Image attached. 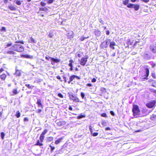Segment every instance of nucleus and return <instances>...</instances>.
Returning a JSON list of instances; mask_svg holds the SVG:
<instances>
[{"mask_svg": "<svg viewBox=\"0 0 156 156\" xmlns=\"http://www.w3.org/2000/svg\"><path fill=\"white\" fill-rule=\"evenodd\" d=\"M145 71H144L142 74L140 76V80L143 81L147 80V77L149 75V69L146 68L145 69Z\"/></svg>", "mask_w": 156, "mask_h": 156, "instance_id": "nucleus-1", "label": "nucleus"}, {"mask_svg": "<svg viewBox=\"0 0 156 156\" xmlns=\"http://www.w3.org/2000/svg\"><path fill=\"white\" fill-rule=\"evenodd\" d=\"M11 49L17 52H21L24 50L23 46L19 44L13 45Z\"/></svg>", "mask_w": 156, "mask_h": 156, "instance_id": "nucleus-2", "label": "nucleus"}, {"mask_svg": "<svg viewBox=\"0 0 156 156\" xmlns=\"http://www.w3.org/2000/svg\"><path fill=\"white\" fill-rule=\"evenodd\" d=\"M132 111L133 115L134 116H136L140 114V111L139 109V107L137 105H133Z\"/></svg>", "mask_w": 156, "mask_h": 156, "instance_id": "nucleus-3", "label": "nucleus"}, {"mask_svg": "<svg viewBox=\"0 0 156 156\" xmlns=\"http://www.w3.org/2000/svg\"><path fill=\"white\" fill-rule=\"evenodd\" d=\"M69 97L73 101L78 102H82V101H79V99L78 98H77L76 96L74 95L72 93H69Z\"/></svg>", "mask_w": 156, "mask_h": 156, "instance_id": "nucleus-4", "label": "nucleus"}, {"mask_svg": "<svg viewBox=\"0 0 156 156\" xmlns=\"http://www.w3.org/2000/svg\"><path fill=\"white\" fill-rule=\"evenodd\" d=\"M127 6L129 8H134L136 11L138 10L140 7V5H135L131 3H129Z\"/></svg>", "mask_w": 156, "mask_h": 156, "instance_id": "nucleus-5", "label": "nucleus"}, {"mask_svg": "<svg viewBox=\"0 0 156 156\" xmlns=\"http://www.w3.org/2000/svg\"><path fill=\"white\" fill-rule=\"evenodd\" d=\"M110 42V39H108L105 41L102 42L101 44V47L103 48H106Z\"/></svg>", "mask_w": 156, "mask_h": 156, "instance_id": "nucleus-6", "label": "nucleus"}, {"mask_svg": "<svg viewBox=\"0 0 156 156\" xmlns=\"http://www.w3.org/2000/svg\"><path fill=\"white\" fill-rule=\"evenodd\" d=\"M156 101L154 100H152L146 104V106L148 108H153L155 105Z\"/></svg>", "mask_w": 156, "mask_h": 156, "instance_id": "nucleus-7", "label": "nucleus"}, {"mask_svg": "<svg viewBox=\"0 0 156 156\" xmlns=\"http://www.w3.org/2000/svg\"><path fill=\"white\" fill-rule=\"evenodd\" d=\"M87 58H82L80 61V64L81 65L84 66L86 63V62L87 61Z\"/></svg>", "mask_w": 156, "mask_h": 156, "instance_id": "nucleus-8", "label": "nucleus"}, {"mask_svg": "<svg viewBox=\"0 0 156 156\" xmlns=\"http://www.w3.org/2000/svg\"><path fill=\"white\" fill-rule=\"evenodd\" d=\"M144 58L147 60L150 59L151 58V55L147 53H145L143 55Z\"/></svg>", "mask_w": 156, "mask_h": 156, "instance_id": "nucleus-9", "label": "nucleus"}, {"mask_svg": "<svg viewBox=\"0 0 156 156\" xmlns=\"http://www.w3.org/2000/svg\"><path fill=\"white\" fill-rule=\"evenodd\" d=\"M36 104L38 105V107L39 108H42L43 107V106L42 105L41 102V100L40 99H37V102Z\"/></svg>", "mask_w": 156, "mask_h": 156, "instance_id": "nucleus-10", "label": "nucleus"}, {"mask_svg": "<svg viewBox=\"0 0 156 156\" xmlns=\"http://www.w3.org/2000/svg\"><path fill=\"white\" fill-rule=\"evenodd\" d=\"M17 67H16V72L15 74L16 76H20L21 75V73L20 72V71L17 69Z\"/></svg>", "mask_w": 156, "mask_h": 156, "instance_id": "nucleus-11", "label": "nucleus"}, {"mask_svg": "<svg viewBox=\"0 0 156 156\" xmlns=\"http://www.w3.org/2000/svg\"><path fill=\"white\" fill-rule=\"evenodd\" d=\"M49 58L51 59V61H54L55 63L59 62L60 61V59L55 58L51 57H49Z\"/></svg>", "mask_w": 156, "mask_h": 156, "instance_id": "nucleus-12", "label": "nucleus"}, {"mask_svg": "<svg viewBox=\"0 0 156 156\" xmlns=\"http://www.w3.org/2000/svg\"><path fill=\"white\" fill-rule=\"evenodd\" d=\"M116 45L115 43L113 41L111 42L110 43V47L111 48H112L113 49H115V48L114 47V46H115Z\"/></svg>", "mask_w": 156, "mask_h": 156, "instance_id": "nucleus-13", "label": "nucleus"}, {"mask_svg": "<svg viewBox=\"0 0 156 156\" xmlns=\"http://www.w3.org/2000/svg\"><path fill=\"white\" fill-rule=\"evenodd\" d=\"M29 42L30 43H36L37 41L34 40L32 37H30V39L29 40Z\"/></svg>", "mask_w": 156, "mask_h": 156, "instance_id": "nucleus-14", "label": "nucleus"}, {"mask_svg": "<svg viewBox=\"0 0 156 156\" xmlns=\"http://www.w3.org/2000/svg\"><path fill=\"white\" fill-rule=\"evenodd\" d=\"M23 57L27 58H33V56L32 55H23Z\"/></svg>", "mask_w": 156, "mask_h": 156, "instance_id": "nucleus-15", "label": "nucleus"}, {"mask_svg": "<svg viewBox=\"0 0 156 156\" xmlns=\"http://www.w3.org/2000/svg\"><path fill=\"white\" fill-rule=\"evenodd\" d=\"M151 119L152 120H155L156 119V114H153L151 117Z\"/></svg>", "mask_w": 156, "mask_h": 156, "instance_id": "nucleus-16", "label": "nucleus"}, {"mask_svg": "<svg viewBox=\"0 0 156 156\" xmlns=\"http://www.w3.org/2000/svg\"><path fill=\"white\" fill-rule=\"evenodd\" d=\"M6 76V75L4 74H2L0 76L1 79L2 80H4Z\"/></svg>", "mask_w": 156, "mask_h": 156, "instance_id": "nucleus-17", "label": "nucleus"}, {"mask_svg": "<svg viewBox=\"0 0 156 156\" xmlns=\"http://www.w3.org/2000/svg\"><path fill=\"white\" fill-rule=\"evenodd\" d=\"M9 9L11 10H15L16 9V8L13 5H11L9 6Z\"/></svg>", "mask_w": 156, "mask_h": 156, "instance_id": "nucleus-18", "label": "nucleus"}, {"mask_svg": "<svg viewBox=\"0 0 156 156\" xmlns=\"http://www.w3.org/2000/svg\"><path fill=\"white\" fill-rule=\"evenodd\" d=\"M62 138H60L58 139L57 140L55 141V143L56 144H58L61 141V140H62Z\"/></svg>", "mask_w": 156, "mask_h": 156, "instance_id": "nucleus-19", "label": "nucleus"}, {"mask_svg": "<svg viewBox=\"0 0 156 156\" xmlns=\"http://www.w3.org/2000/svg\"><path fill=\"white\" fill-rule=\"evenodd\" d=\"M35 145L41 146L43 145V144L42 143H40L39 140H38L36 144H35Z\"/></svg>", "mask_w": 156, "mask_h": 156, "instance_id": "nucleus-20", "label": "nucleus"}, {"mask_svg": "<svg viewBox=\"0 0 156 156\" xmlns=\"http://www.w3.org/2000/svg\"><path fill=\"white\" fill-rule=\"evenodd\" d=\"M75 76H76V75H73L71 76L69 78V80H70V81H72L75 78Z\"/></svg>", "mask_w": 156, "mask_h": 156, "instance_id": "nucleus-21", "label": "nucleus"}, {"mask_svg": "<svg viewBox=\"0 0 156 156\" xmlns=\"http://www.w3.org/2000/svg\"><path fill=\"white\" fill-rule=\"evenodd\" d=\"M44 135H42V134H41L40 137V141L42 142L43 141V140H44Z\"/></svg>", "mask_w": 156, "mask_h": 156, "instance_id": "nucleus-22", "label": "nucleus"}, {"mask_svg": "<svg viewBox=\"0 0 156 156\" xmlns=\"http://www.w3.org/2000/svg\"><path fill=\"white\" fill-rule=\"evenodd\" d=\"M14 2L17 5H20L21 4L20 2L18 0H15Z\"/></svg>", "mask_w": 156, "mask_h": 156, "instance_id": "nucleus-23", "label": "nucleus"}, {"mask_svg": "<svg viewBox=\"0 0 156 156\" xmlns=\"http://www.w3.org/2000/svg\"><path fill=\"white\" fill-rule=\"evenodd\" d=\"M15 115L17 118H19L20 116V113L19 111L16 112Z\"/></svg>", "mask_w": 156, "mask_h": 156, "instance_id": "nucleus-24", "label": "nucleus"}, {"mask_svg": "<svg viewBox=\"0 0 156 156\" xmlns=\"http://www.w3.org/2000/svg\"><path fill=\"white\" fill-rule=\"evenodd\" d=\"M12 93L14 94H16L19 93L16 89H14L12 90Z\"/></svg>", "mask_w": 156, "mask_h": 156, "instance_id": "nucleus-25", "label": "nucleus"}, {"mask_svg": "<svg viewBox=\"0 0 156 156\" xmlns=\"http://www.w3.org/2000/svg\"><path fill=\"white\" fill-rule=\"evenodd\" d=\"M7 53L9 54H16V52L11 51H7Z\"/></svg>", "mask_w": 156, "mask_h": 156, "instance_id": "nucleus-26", "label": "nucleus"}, {"mask_svg": "<svg viewBox=\"0 0 156 156\" xmlns=\"http://www.w3.org/2000/svg\"><path fill=\"white\" fill-rule=\"evenodd\" d=\"M25 86L27 87L29 89H32L34 87L33 86H30L29 84H27L25 85Z\"/></svg>", "mask_w": 156, "mask_h": 156, "instance_id": "nucleus-27", "label": "nucleus"}, {"mask_svg": "<svg viewBox=\"0 0 156 156\" xmlns=\"http://www.w3.org/2000/svg\"><path fill=\"white\" fill-rule=\"evenodd\" d=\"M53 36H54V35H53V34L52 33V32L51 31L50 32L48 36H49V37L50 38H52L53 37Z\"/></svg>", "mask_w": 156, "mask_h": 156, "instance_id": "nucleus-28", "label": "nucleus"}, {"mask_svg": "<svg viewBox=\"0 0 156 156\" xmlns=\"http://www.w3.org/2000/svg\"><path fill=\"white\" fill-rule=\"evenodd\" d=\"M129 0H125L123 1V3L125 5H127L129 2Z\"/></svg>", "mask_w": 156, "mask_h": 156, "instance_id": "nucleus-29", "label": "nucleus"}, {"mask_svg": "<svg viewBox=\"0 0 156 156\" xmlns=\"http://www.w3.org/2000/svg\"><path fill=\"white\" fill-rule=\"evenodd\" d=\"M5 136V134L4 132H1V138L2 139H4Z\"/></svg>", "mask_w": 156, "mask_h": 156, "instance_id": "nucleus-30", "label": "nucleus"}, {"mask_svg": "<svg viewBox=\"0 0 156 156\" xmlns=\"http://www.w3.org/2000/svg\"><path fill=\"white\" fill-rule=\"evenodd\" d=\"M85 117V115H81L79 116H78L77 117V118L78 119H80L83 118L84 117Z\"/></svg>", "mask_w": 156, "mask_h": 156, "instance_id": "nucleus-31", "label": "nucleus"}, {"mask_svg": "<svg viewBox=\"0 0 156 156\" xmlns=\"http://www.w3.org/2000/svg\"><path fill=\"white\" fill-rule=\"evenodd\" d=\"M0 31L1 32L4 31L5 32L6 31V30L5 28L4 27H2V28L0 29Z\"/></svg>", "mask_w": 156, "mask_h": 156, "instance_id": "nucleus-32", "label": "nucleus"}, {"mask_svg": "<svg viewBox=\"0 0 156 156\" xmlns=\"http://www.w3.org/2000/svg\"><path fill=\"white\" fill-rule=\"evenodd\" d=\"M49 147L51 148V151L52 152L55 149V147L54 146H52L51 145H50Z\"/></svg>", "mask_w": 156, "mask_h": 156, "instance_id": "nucleus-33", "label": "nucleus"}, {"mask_svg": "<svg viewBox=\"0 0 156 156\" xmlns=\"http://www.w3.org/2000/svg\"><path fill=\"white\" fill-rule=\"evenodd\" d=\"M91 133L92 134V135L94 136H96L98 134V133H97V132L93 133V132H92V133Z\"/></svg>", "mask_w": 156, "mask_h": 156, "instance_id": "nucleus-34", "label": "nucleus"}, {"mask_svg": "<svg viewBox=\"0 0 156 156\" xmlns=\"http://www.w3.org/2000/svg\"><path fill=\"white\" fill-rule=\"evenodd\" d=\"M53 138L52 137H49L48 138V141H51L53 140Z\"/></svg>", "mask_w": 156, "mask_h": 156, "instance_id": "nucleus-35", "label": "nucleus"}, {"mask_svg": "<svg viewBox=\"0 0 156 156\" xmlns=\"http://www.w3.org/2000/svg\"><path fill=\"white\" fill-rule=\"evenodd\" d=\"M101 124L103 126H105L106 124V123L105 120H103L101 122Z\"/></svg>", "mask_w": 156, "mask_h": 156, "instance_id": "nucleus-36", "label": "nucleus"}, {"mask_svg": "<svg viewBox=\"0 0 156 156\" xmlns=\"http://www.w3.org/2000/svg\"><path fill=\"white\" fill-rule=\"evenodd\" d=\"M95 34L100 35L101 33L100 31L97 30L95 31Z\"/></svg>", "mask_w": 156, "mask_h": 156, "instance_id": "nucleus-37", "label": "nucleus"}, {"mask_svg": "<svg viewBox=\"0 0 156 156\" xmlns=\"http://www.w3.org/2000/svg\"><path fill=\"white\" fill-rule=\"evenodd\" d=\"M12 43L11 42L10 43L6 45V46H5V48H6L8 47H9L11 46L12 45Z\"/></svg>", "mask_w": 156, "mask_h": 156, "instance_id": "nucleus-38", "label": "nucleus"}, {"mask_svg": "<svg viewBox=\"0 0 156 156\" xmlns=\"http://www.w3.org/2000/svg\"><path fill=\"white\" fill-rule=\"evenodd\" d=\"M47 129H45L43 132L41 133V134L44 135L47 132Z\"/></svg>", "mask_w": 156, "mask_h": 156, "instance_id": "nucleus-39", "label": "nucleus"}, {"mask_svg": "<svg viewBox=\"0 0 156 156\" xmlns=\"http://www.w3.org/2000/svg\"><path fill=\"white\" fill-rule=\"evenodd\" d=\"M82 98L83 99L84 98L85 96V94L83 92H81L80 94Z\"/></svg>", "mask_w": 156, "mask_h": 156, "instance_id": "nucleus-40", "label": "nucleus"}, {"mask_svg": "<svg viewBox=\"0 0 156 156\" xmlns=\"http://www.w3.org/2000/svg\"><path fill=\"white\" fill-rule=\"evenodd\" d=\"M99 22L102 24H104V21L102 20V19L101 18L99 19Z\"/></svg>", "mask_w": 156, "mask_h": 156, "instance_id": "nucleus-41", "label": "nucleus"}, {"mask_svg": "<svg viewBox=\"0 0 156 156\" xmlns=\"http://www.w3.org/2000/svg\"><path fill=\"white\" fill-rule=\"evenodd\" d=\"M86 38V37H84L83 36L81 37L80 38V39L81 40V41H83Z\"/></svg>", "mask_w": 156, "mask_h": 156, "instance_id": "nucleus-42", "label": "nucleus"}, {"mask_svg": "<svg viewBox=\"0 0 156 156\" xmlns=\"http://www.w3.org/2000/svg\"><path fill=\"white\" fill-rule=\"evenodd\" d=\"M101 116L103 117H107V115L105 113H103L101 114Z\"/></svg>", "mask_w": 156, "mask_h": 156, "instance_id": "nucleus-43", "label": "nucleus"}, {"mask_svg": "<svg viewBox=\"0 0 156 156\" xmlns=\"http://www.w3.org/2000/svg\"><path fill=\"white\" fill-rule=\"evenodd\" d=\"M58 97H59L60 98H63V95L62 94L60 93H58Z\"/></svg>", "mask_w": 156, "mask_h": 156, "instance_id": "nucleus-44", "label": "nucleus"}, {"mask_svg": "<svg viewBox=\"0 0 156 156\" xmlns=\"http://www.w3.org/2000/svg\"><path fill=\"white\" fill-rule=\"evenodd\" d=\"M41 111V110L40 109H39L36 110V112L37 113H40Z\"/></svg>", "mask_w": 156, "mask_h": 156, "instance_id": "nucleus-45", "label": "nucleus"}, {"mask_svg": "<svg viewBox=\"0 0 156 156\" xmlns=\"http://www.w3.org/2000/svg\"><path fill=\"white\" fill-rule=\"evenodd\" d=\"M15 43H20L22 44H24V42L22 41H16L15 42Z\"/></svg>", "mask_w": 156, "mask_h": 156, "instance_id": "nucleus-46", "label": "nucleus"}, {"mask_svg": "<svg viewBox=\"0 0 156 156\" xmlns=\"http://www.w3.org/2000/svg\"><path fill=\"white\" fill-rule=\"evenodd\" d=\"M56 78L60 80V81L62 82V80H61V78L59 76H56Z\"/></svg>", "mask_w": 156, "mask_h": 156, "instance_id": "nucleus-47", "label": "nucleus"}, {"mask_svg": "<svg viewBox=\"0 0 156 156\" xmlns=\"http://www.w3.org/2000/svg\"><path fill=\"white\" fill-rule=\"evenodd\" d=\"M151 76L153 78H155V73H151Z\"/></svg>", "mask_w": 156, "mask_h": 156, "instance_id": "nucleus-48", "label": "nucleus"}, {"mask_svg": "<svg viewBox=\"0 0 156 156\" xmlns=\"http://www.w3.org/2000/svg\"><path fill=\"white\" fill-rule=\"evenodd\" d=\"M89 129L90 130V132L91 133H92V127L91 126H89Z\"/></svg>", "mask_w": 156, "mask_h": 156, "instance_id": "nucleus-49", "label": "nucleus"}, {"mask_svg": "<svg viewBox=\"0 0 156 156\" xmlns=\"http://www.w3.org/2000/svg\"><path fill=\"white\" fill-rule=\"evenodd\" d=\"M69 62H70V63H69V66H72V65L73 61L71 60H70L69 61Z\"/></svg>", "mask_w": 156, "mask_h": 156, "instance_id": "nucleus-50", "label": "nucleus"}, {"mask_svg": "<svg viewBox=\"0 0 156 156\" xmlns=\"http://www.w3.org/2000/svg\"><path fill=\"white\" fill-rule=\"evenodd\" d=\"M54 0H48V3L49 4L52 3L53 2Z\"/></svg>", "mask_w": 156, "mask_h": 156, "instance_id": "nucleus-51", "label": "nucleus"}, {"mask_svg": "<svg viewBox=\"0 0 156 156\" xmlns=\"http://www.w3.org/2000/svg\"><path fill=\"white\" fill-rule=\"evenodd\" d=\"M110 113L113 116H114L115 115L114 112L113 111H110Z\"/></svg>", "mask_w": 156, "mask_h": 156, "instance_id": "nucleus-52", "label": "nucleus"}, {"mask_svg": "<svg viewBox=\"0 0 156 156\" xmlns=\"http://www.w3.org/2000/svg\"><path fill=\"white\" fill-rule=\"evenodd\" d=\"M57 125L59 126H61L62 125V122H59L57 123Z\"/></svg>", "mask_w": 156, "mask_h": 156, "instance_id": "nucleus-53", "label": "nucleus"}, {"mask_svg": "<svg viewBox=\"0 0 156 156\" xmlns=\"http://www.w3.org/2000/svg\"><path fill=\"white\" fill-rule=\"evenodd\" d=\"M24 121H28V119L27 117H25L23 119Z\"/></svg>", "mask_w": 156, "mask_h": 156, "instance_id": "nucleus-54", "label": "nucleus"}, {"mask_svg": "<svg viewBox=\"0 0 156 156\" xmlns=\"http://www.w3.org/2000/svg\"><path fill=\"white\" fill-rule=\"evenodd\" d=\"M151 91L154 93L155 94H156V90H154V89H152L151 90Z\"/></svg>", "mask_w": 156, "mask_h": 156, "instance_id": "nucleus-55", "label": "nucleus"}, {"mask_svg": "<svg viewBox=\"0 0 156 156\" xmlns=\"http://www.w3.org/2000/svg\"><path fill=\"white\" fill-rule=\"evenodd\" d=\"M45 9L43 8H40L39 9V10L40 11H45Z\"/></svg>", "mask_w": 156, "mask_h": 156, "instance_id": "nucleus-56", "label": "nucleus"}, {"mask_svg": "<svg viewBox=\"0 0 156 156\" xmlns=\"http://www.w3.org/2000/svg\"><path fill=\"white\" fill-rule=\"evenodd\" d=\"M96 81V79L95 78H93L92 79L91 81L92 82H95Z\"/></svg>", "mask_w": 156, "mask_h": 156, "instance_id": "nucleus-57", "label": "nucleus"}, {"mask_svg": "<svg viewBox=\"0 0 156 156\" xmlns=\"http://www.w3.org/2000/svg\"><path fill=\"white\" fill-rule=\"evenodd\" d=\"M41 5L42 6H44L46 5V3L43 2H41Z\"/></svg>", "mask_w": 156, "mask_h": 156, "instance_id": "nucleus-58", "label": "nucleus"}, {"mask_svg": "<svg viewBox=\"0 0 156 156\" xmlns=\"http://www.w3.org/2000/svg\"><path fill=\"white\" fill-rule=\"evenodd\" d=\"M142 1L146 2L147 3L149 1V0H141Z\"/></svg>", "mask_w": 156, "mask_h": 156, "instance_id": "nucleus-59", "label": "nucleus"}, {"mask_svg": "<svg viewBox=\"0 0 156 156\" xmlns=\"http://www.w3.org/2000/svg\"><path fill=\"white\" fill-rule=\"evenodd\" d=\"M105 129L106 130H111V128L109 127H106Z\"/></svg>", "mask_w": 156, "mask_h": 156, "instance_id": "nucleus-60", "label": "nucleus"}, {"mask_svg": "<svg viewBox=\"0 0 156 156\" xmlns=\"http://www.w3.org/2000/svg\"><path fill=\"white\" fill-rule=\"evenodd\" d=\"M87 86L88 87H91L92 85L91 83H88L87 84Z\"/></svg>", "mask_w": 156, "mask_h": 156, "instance_id": "nucleus-61", "label": "nucleus"}, {"mask_svg": "<svg viewBox=\"0 0 156 156\" xmlns=\"http://www.w3.org/2000/svg\"><path fill=\"white\" fill-rule=\"evenodd\" d=\"M110 32L108 30H107L106 31V34L107 35H108L109 34Z\"/></svg>", "mask_w": 156, "mask_h": 156, "instance_id": "nucleus-62", "label": "nucleus"}, {"mask_svg": "<svg viewBox=\"0 0 156 156\" xmlns=\"http://www.w3.org/2000/svg\"><path fill=\"white\" fill-rule=\"evenodd\" d=\"M69 110L70 111H72L73 110V108L70 106L69 107Z\"/></svg>", "mask_w": 156, "mask_h": 156, "instance_id": "nucleus-63", "label": "nucleus"}, {"mask_svg": "<svg viewBox=\"0 0 156 156\" xmlns=\"http://www.w3.org/2000/svg\"><path fill=\"white\" fill-rule=\"evenodd\" d=\"M76 78L80 80V77L79 76H77L76 75V76H75V78Z\"/></svg>", "mask_w": 156, "mask_h": 156, "instance_id": "nucleus-64", "label": "nucleus"}]
</instances>
